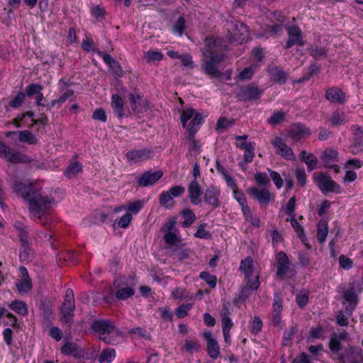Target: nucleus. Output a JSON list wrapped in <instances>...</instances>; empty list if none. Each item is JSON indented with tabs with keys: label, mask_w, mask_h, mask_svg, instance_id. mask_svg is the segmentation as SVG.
<instances>
[{
	"label": "nucleus",
	"mask_w": 363,
	"mask_h": 363,
	"mask_svg": "<svg viewBox=\"0 0 363 363\" xmlns=\"http://www.w3.org/2000/svg\"><path fill=\"white\" fill-rule=\"evenodd\" d=\"M13 191L22 196L28 204V209L34 218L42 221V217L48 214L55 199L50 192L30 184L26 186L24 183L14 179L12 184Z\"/></svg>",
	"instance_id": "obj_1"
},
{
	"label": "nucleus",
	"mask_w": 363,
	"mask_h": 363,
	"mask_svg": "<svg viewBox=\"0 0 363 363\" xmlns=\"http://www.w3.org/2000/svg\"><path fill=\"white\" fill-rule=\"evenodd\" d=\"M202 53L201 67L203 72L211 78L220 77L222 73L218 69V64L223 60L224 54L219 39L206 38Z\"/></svg>",
	"instance_id": "obj_2"
},
{
	"label": "nucleus",
	"mask_w": 363,
	"mask_h": 363,
	"mask_svg": "<svg viewBox=\"0 0 363 363\" xmlns=\"http://www.w3.org/2000/svg\"><path fill=\"white\" fill-rule=\"evenodd\" d=\"M92 327L99 333V338L107 343H113L115 338L121 335L118 329L108 320L95 321Z\"/></svg>",
	"instance_id": "obj_3"
},
{
	"label": "nucleus",
	"mask_w": 363,
	"mask_h": 363,
	"mask_svg": "<svg viewBox=\"0 0 363 363\" xmlns=\"http://www.w3.org/2000/svg\"><path fill=\"white\" fill-rule=\"evenodd\" d=\"M227 38L230 42L241 44L248 38V29L245 23L237 21H231L227 24Z\"/></svg>",
	"instance_id": "obj_4"
},
{
	"label": "nucleus",
	"mask_w": 363,
	"mask_h": 363,
	"mask_svg": "<svg viewBox=\"0 0 363 363\" xmlns=\"http://www.w3.org/2000/svg\"><path fill=\"white\" fill-rule=\"evenodd\" d=\"M313 179L323 194L330 192L340 194L342 191L341 186L325 173L315 172L313 174Z\"/></svg>",
	"instance_id": "obj_5"
},
{
	"label": "nucleus",
	"mask_w": 363,
	"mask_h": 363,
	"mask_svg": "<svg viewBox=\"0 0 363 363\" xmlns=\"http://www.w3.org/2000/svg\"><path fill=\"white\" fill-rule=\"evenodd\" d=\"M75 308L74 293L72 290L67 289L65 299L60 308V321L64 324H70L74 317Z\"/></svg>",
	"instance_id": "obj_6"
},
{
	"label": "nucleus",
	"mask_w": 363,
	"mask_h": 363,
	"mask_svg": "<svg viewBox=\"0 0 363 363\" xmlns=\"http://www.w3.org/2000/svg\"><path fill=\"white\" fill-rule=\"evenodd\" d=\"M0 157L12 163H26L30 162V159L28 156L18 151H11L9 146L1 141Z\"/></svg>",
	"instance_id": "obj_7"
},
{
	"label": "nucleus",
	"mask_w": 363,
	"mask_h": 363,
	"mask_svg": "<svg viewBox=\"0 0 363 363\" xmlns=\"http://www.w3.org/2000/svg\"><path fill=\"white\" fill-rule=\"evenodd\" d=\"M247 192L262 206H267L271 201L274 200V194L264 188L251 187L247 190Z\"/></svg>",
	"instance_id": "obj_8"
},
{
	"label": "nucleus",
	"mask_w": 363,
	"mask_h": 363,
	"mask_svg": "<svg viewBox=\"0 0 363 363\" xmlns=\"http://www.w3.org/2000/svg\"><path fill=\"white\" fill-rule=\"evenodd\" d=\"M203 118L202 116H196L188 124L189 135L188 139L191 142L189 147L190 152H198L199 150V142L194 139V134L198 131L200 125L203 123Z\"/></svg>",
	"instance_id": "obj_9"
},
{
	"label": "nucleus",
	"mask_w": 363,
	"mask_h": 363,
	"mask_svg": "<svg viewBox=\"0 0 363 363\" xmlns=\"http://www.w3.org/2000/svg\"><path fill=\"white\" fill-rule=\"evenodd\" d=\"M362 350L360 347L350 346L339 358V363H362Z\"/></svg>",
	"instance_id": "obj_10"
},
{
	"label": "nucleus",
	"mask_w": 363,
	"mask_h": 363,
	"mask_svg": "<svg viewBox=\"0 0 363 363\" xmlns=\"http://www.w3.org/2000/svg\"><path fill=\"white\" fill-rule=\"evenodd\" d=\"M263 90L255 84H250L242 87L238 92V97L240 101H247L258 99L262 94Z\"/></svg>",
	"instance_id": "obj_11"
},
{
	"label": "nucleus",
	"mask_w": 363,
	"mask_h": 363,
	"mask_svg": "<svg viewBox=\"0 0 363 363\" xmlns=\"http://www.w3.org/2000/svg\"><path fill=\"white\" fill-rule=\"evenodd\" d=\"M253 259L251 257H247L241 261L240 269L245 274V277H252L255 279L252 286L253 288H256L259 286L260 283L259 281L258 273L253 268Z\"/></svg>",
	"instance_id": "obj_12"
},
{
	"label": "nucleus",
	"mask_w": 363,
	"mask_h": 363,
	"mask_svg": "<svg viewBox=\"0 0 363 363\" xmlns=\"http://www.w3.org/2000/svg\"><path fill=\"white\" fill-rule=\"evenodd\" d=\"M20 279L16 282V287L19 294H27L33 287L31 279L28 272L25 267H19Z\"/></svg>",
	"instance_id": "obj_13"
},
{
	"label": "nucleus",
	"mask_w": 363,
	"mask_h": 363,
	"mask_svg": "<svg viewBox=\"0 0 363 363\" xmlns=\"http://www.w3.org/2000/svg\"><path fill=\"white\" fill-rule=\"evenodd\" d=\"M338 152L335 150L326 149L322 152L320 159L325 168L333 169L335 173L339 172L340 167L335 163L337 161Z\"/></svg>",
	"instance_id": "obj_14"
},
{
	"label": "nucleus",
	"mask_w": 363,
	"mask_h": 363,
	"mask_svg": "<svg viewBox=\"0 0 363 363\" xmlns=\"http://www.w3.org/2000/svg\"><path fill=\"white\" fill-rule=\"evenodd\" d=\"M152 151L148 148L134 149L126 153V157L129 162L138 163L152 158Z\"/></svg>",
	"instance_id": "obj_15"
},
{
	"label": "nucleus",
	"mask_w": 363,
	"mask_h": 363,
	"mask_svg": "<svg viewBox=\"0 0 363 363\" xmlns=\"http://www.w3.org/2000/svg\"><path fill=\"white\" fill-rule=\"evenodd\" d=\"M130 107L136 114L145 112L148 108V101L143 99L139 94L130 93L128 95Z\"/></svg>",
	"instance_id": "obj_16"
},
{
	"label": "nucleus",
	"mask_w": 363,
	"mask_h": 363,
	"mask_svg": "<svg viewBox=\"0 0 363 363\" xmlns=\"http://www.w3.org/2000/svg\"><path fill=\"white\" fill-rule=\"evenodd\" d=\"M272 144L277 148V152L284 158L294 161L296 160L292 148L286 145L281 138L276 137L272 140Z\"/></svg>",
	"instance_id": "obj_17"
},
{
	"label": "nucleus",
	"mask_w": 363,
	"mask_h": 363,
	"mask_svg": "<svg viewBox=\"0 0 363 363\" xmlns=\"http://www.w3.org/2000/svg\"><path fill=\"white\" fill-rule=\"evenodd\" d=\"M220 194V190L218 187L215 186H208L206 189L203 195L205 203L214 208L219 207L220 205L219 201Z\"/></svg>",
	"instance_id": "obj_18"
},
{
	"label": "nucleus",
	"mask_w": 363,
	"mask_h": 363,
	"mask_svg": "<svg viewBox=\"0 0 363 363\" xmlns=\"http://www.w3.org/2000/svg\"><path fill=\"white\" fill-rule=\"evenodd\" d=\"M276 260L277 262V276L284 279L289 270L290 262L286 254L282 251L276 255Z\"/></svg>",
	"instance_id": "obj_19"
},
{
	"label": "nucleus",
	"mask_w": 363,
	"mask_h": 363,
	"mask_svg": "<svg viewBox=\"0 0 363 363\" xmlns=\"http://www.w3.org/2000/svg\"><path fill=\"white\" fill-rule=\"evenodd\" d=\"M287 32L289 39L286 44V48H289L294 45H298L300 46H303L304 45V41L302 38V31L298 27L289 26L287 28Z\"/></svg>",
	"instance_id": "obj_20"
},
{
	"label": "nucleus",
	"mask_w": 363,
	"mask_h": 363,
	"mask_svg": "<svg viewBox=\"0 0 363 363\" xmlns=\"http://www.w3.org/2000/svg\"><path fill=\"white\" fill-rule=\"evenodd\" d=\"M163 175L162 171H147L144 172L138 179L140 186H149L156 183Z\"/></svg>",
	"instance_id": "obj_21"
},
{
	"label": "nucleus",
	"mask_w": 363,
	"mask_h": 363,
	"mask_svg": "<svg viewBox=\"0 0 363 363\" xmlns=\"http://www.w3.org/2000/svg\"><path fill=\"white\" fill-rule=\"evenodd\" d=\"M188 194L189 198L193 204L199 205L201 203V196L202 191L197 180L194 179L189 183L188 186Z\"/></svg>",
	"instance_id": "obj_22"
},
{
	"label": "nucleus",
	"mask_w": 363,
	"mask_h": 363,
	"mask_svg": "<svg viewBox=\"0 0 363 363\" xmlns=\"http://www.w3.org/2000/svg\"><path fill=\"white\" fill-rule=\"evenodd\" d=\"M325 99L331 103L344 104L345 103V93L337 87L329 88L325 91Z\"/></svg>",
	"instance_id": "obj_23"
},
{
	"label": "nucleus",
	"mask_w": 363,
	"mask_h": 363,
	"mask_svg": "<svg viewBox=\"0 0 363 363\" xmlns=\"http://www.w3.org/2000/svg\"><path fill=\"white\" fill-rule=\"evenodd\" d=\"M203 337L207 342V350L209 356L213 359H217L220 354V347L218 342L209 332L204 333Z\"/></svg>",
	"instance_id": "obj_24"
},
{
	"label": "nucleus",
	"mask_w": 363,
	"mask_h": 363,
	"mask_svg": "<svg viewBox=\"0 0 363 363\" xmlns=\"http://www.w3.org/2000/svg\"><path fill=\"white\" fill-rule=\"evenodd\" d=\"M135 286L134 279H132L131 284L127 286H117L118 290L116 292V297L119 300H126L134 295L135 291L133 286Z\"/></svg>",
	"instance_id": "obj_25"
},
{
	"label": "nucleus",
	"mask_w": 363,
	"mask_h": 363,
	"mask_svg": "<svg viewBox=\"0 0 363 363\" xmlns=\"http://www.w3.org/2000/svg\"><path fill=\"white\" fill-rule=\"evenodd\" d=\"M300 157L306 163L308 171H313L317 167L318 160L313 153H308L306 150H303L300 154Z\"/></svg>",
	"instance_id": "obj_26"
},
{
	"label": "nucleus",
	"mask_w": 363,
	"mask_h": 363,
	"mask_svg": "<svg viewBox=\"0 0 363 363\" xmlns=\"http://www.w3.org/2000/svg\"><path fill=\"white\" fill-rule=\"evenodd\" d=\"M270 78L278 84H284L287 79V74L279 67H274L269 69Z\"/></svg>",
	"instance_id": "obj_27"
},
{
	"label": "nucleus",
	"mask_w": 363,
	"mask_h": 363,
	"mask_svg": "<svg viewBox=\"0 0 363 363\" xmlns=\"http://www.w3.org/2000/svg\"><path fill=\"white\" fill-rule=\"evenodd\" d=\"M111 105L118 117L122 118L125 115L124 102L119 95H112Z\"/></svg>",
	"instance_id": "obj_28"
},
{
	"label": "nucleus",
	"mask_w": 363,
	"mask_h": 363,
	"mask_svg": "<svg viewBox=\"0 0 363 363\" xmlns=\"http://www.w3.org/2000/svg\"><path fill=\"white\" fill-rule=\"evenodd\" d=\"M310 134V130L302 125H297L293 127L289 131L290 137L295 140H300L306 135H309Z\"/></svg>",
	"instance_id": "obj_29"
},
{
	"label": "nucleus",
	"mask_w": 363,
	"mask_h": 363,
	"mask_svg": "<svg viewBox=\"0 0 363 363\" xmlns=\"http://www.w3.org/2000/svg\"><path fill=\"white\" fill-rule=\"evenodd\" d=\"M342 296L345 301L349 303L350 308L353 310L358 302V295L355 289L353 286L350 287L343 291Z\"/></svg>",
	"instance_id": "obj_30"
},
{
	"label": "nucleus",
	"mask_w": 363,
	"mask_h": 363,
	"mask_svg": "<svg viewBox=\"0 0 363 363\" xmlns=\"http://www.w3.org/2000/svg\"><path fill=\"white\" fill-rule=\"evenodd\" d=\"M61 352L65 355H72L77 357L82 355V351L77 344L74 342H67L64 344L61 347Z\"/></svg>",
	"instance_id": "obj_31"
},
{
	"label": "nucleus",
	"mask_w": 363,
	"mask_h": 363,
	"mask_svg": "<svg viewBox=\"0 0 363 363\" xmlns=\"http://www.w3.org/2000/svg\"><path fill=\"white\" fill-rule=\"evenodd\" d=\"M15 228L18 232V237L21 243V246L29 245L28 231L26 226L18 222L15 223Z\"/></svg>",
	"instance_id": "obj_32"
},
{
	"label": "nucleus",
	"mask_w": 363,
	"mask_h": 363,
	"mask_svg": "<svg viewBox=\"0 0 363 363\" xmlns=\"http://www.w3.org/2000/svg\"><path fill=\"white\" fill-rule=\"evenodd\" d=\"M198 115L201 116L200 113L196 112L193 108H187L186 110L182 111L181 113V122L182 123V126L188 130V125L186 124L188 121L191 120V121Z\"/></svg>",
	"instance_id": "obj_33"
},
{
	"label": "nucleus",
	"mask_w": 363,
	"mask_h": 363,
	"mask_svg": "<svg viewBox=\"0 0 363 363\" xmlns=\"http://www.w3.org/2000/svg\"><path fill=\"white\" fill-rule=\"evenodd\" d=\"M9 308L16 313L21 315H26L28 313V308L25 302L23 301L15 300L10 305Z\"/></svg>",
	"instance_id": "obj_34"
},
{
	"label": "nucleus",
	"mask_w": 363,
	"mask_h": 363,
	"mask_svg": "<svg viewBox=\"0 0 363 363\" xmlns=\"http://www.w3.org/2000/svg\"><path fill=\"white\" fill-rule=\"evenodd\" d=\"M19 140L22 143H27L29 145L38 143V139L29 130H22L18 133Z\"/></svg>",
	"instance_id": "obj_35"
},
{
	"label": "nucleus",
	"mask_w": 363,
	"mask_h": 363,
	"mask_svg": "<svg viewBox=\"0 0 363 363\" xmlns=\"http://www.w3.org/2000/svg\"><path fill=\"white\" fill-rule=\"evenodd\" d=\"M328 234V227L327 223L325 220H320L318 225L317 240L318 242H324Z\"/></svg>",
	"instance_id": "obj_36"
},
{
	"label": "nucleus",
	"mask_w": 363,
	"mask_h": 363,
	"mask_svg": "<svg viewBox=\"0 0 363 363\" xmlns=\"http://www.w3.org/2000/svg\"><path fill=\"white\" fill-rule=\"evenodd\" d=\"M82 171V165L79 162H74L71 163L66 170L65 171V175L68 178H72L77 174Z\"/></svg>",
	"instance_id": "obj_37"
},
{
	"label": "nucleus",
	"mask_w": 363,
	"mask_h": 363,
	"mask_svg": "<svg viewBox=\"0 0 363 363\" xmlns=\"http://www.w3.org/2000/svg\"><path fill=\"white\" fill-rule=\"evenodd\" d=\"M309 53L315 60H322L328 56V51L325 48L318 45H312L309 50Z\"/></svg>",
	"instance_id": "obj_38"
},
{
	"label": "nucleus",
	"mask_w": 363,
	"mask_h": 363,
	"mask_svg": "<svg viewBox=\"0 0 363 363\" xmlns=\"http://www.w3.org/2000/svg\"><path fill=\"white\" fill-rule=\"evenodd\" d=\"M116 356V352L113 349L108 348L103 350L98 357V360L100 363L111 362Z\"/></svg>",
	"instance_id": "obj_39"
},
{
	"label": "nucleus",
	"mask_w": 363,
	"mask_h": 363,
	"mask_svg": "<svg viewBox=\"0 0 363 363\" xmlns=\"http://www.w3.org/2000/svg\"><path fill=\"white\" fill-rule=\"evenodd\" d=\"M163 57V54L157 50H148L144 54V57L148 63L159 62L162 60Z\"/></svg>",
	"instance_id": "obj_40"
},
{
	"label": "nucleus",
	"mask_w": 363,
	"mask_h": 363,
	"mask_svg": "<svg viewBox=\"0 0 363 363\" xmlns=\"http://www.w3.org/2000/svg\"><path fill=\"white\" fill-rule=\"evenodd\" d=\"M182 215L184 218L182 225L185 228L189 227L196 220V215L191 209L183 210Z\"/></svg>",
	"instance_id": "obj_41"
},
{
	"label": "nucleus",
	"mask_w": 363,
	"mask_h": 363,
	"mask_svg": "<svg viewBox=\"0 0 363 363\" xmlns=\"http://www.w3.org/2000/svg\"><path fill=\"white\" fill-rule=\"evenodd\" d=\"M244 218L246 221L250 223L255 227H259L260 223V220L259 217L254 216L250 207L245 208V210L242 211Z\"/></svg>",
	"instance_id": "obj_42"
},
{
	"label": "nucleus",
	"mask_w": 363,
	"mask_h": 363,
	"mask_svg": "<svg viewBox=\"0 0 363 363\" xmlns=\"http://www.w3.org/2000/svg\"><path fill=\"white\" fill-rule=\"evenodd\" d=\"M144 205L145 201L143 200H136L135 201L130 202L126 205L127 213L136 214L143 208Z\"/></svg>",
	"instance_id": "obj_43"
},
{
	"label": "nucleus",
	"mask_w": 363,
	"mask_h": 363,
	"mask_svg": "<svg viewBox=\"0 0 363 363\" xmlns=\"http://www.w3.org/2000/svg\"><path fill=\"white\" fill-rule=\"evenodd\" d=\"M346 121V116L343 112L335 111L330 116L331 125L333 126L340 125Z\"/></svg>",
	"instance_id": "obj_44"
},
{
	"label": "nucleus",
	"mask_w": 363,
	"mask_h": 363,
	"mask_svg": "<svg viewBox=\"0 0 363 363\" xmlns=\"http://www.w3.org/2000/svg\"><path fill=\"white\" fill-rule=\"evenodd\" d=\"M286 116V113L283 111L274 112L272 116L268 119V123L272 125H276L282 123Z\"/></svg>",
	"instance_id": "obj_45"
},
{
	"label": "nucleus",
	"mask_w": 363,
	"mask_h": 363,
	"mask_svg": "<svg viewBox=\"0 0 363 363\" xmlns=\"http://www.w3.org/2000/svg\"><path fill=\"white\" fill-rule=\"evenodd\" d=\"M159 201L160 203L165 208H171L173 206V203H172L173 198L168 191L162 192L160 195Z\"/></svg>",
	"instance_id": "obj_46"
},
{
	"label": "nucleus",
	"mask_w": 363,
	"mask_h": 363,
	"mask_svg": "<svg viewBox=\"0 0 363 363\" xmlns=\"http://www.w3.org/2000/svg\"><path fill=\"white\" fill-rule=\"evenodd\" d=\"M279 21L281 22L280 23L274 24L267 27V29L270 33L277 35L282 33L283 26L281 23L284 21V16L281 13H279Z\"/></svg>",
	"instance_id": "obj_47"
},
{
	"label": "nucleus",
	"mask_w": 363,
	"mask_h": 363,
	"mask_svg": "<svg viewBox=\"0 0 363 363\" xmlns=\"http://www.w3.org/2000/svg\"><path fill=\"white\" fill-rule=\"evenodd\" d=\"M257 64H253L248 67H245L239 74L240 79H249L255 74L256 69L257 68Z\"/></svg>",
	"instance_id": "obj_48"
},
{
	"label": "nucleus",
	"mask_w": 363,
	"mask_h": 363,
	"mask_svg": "<svg viewBox=\"0 0 363 363\" xmlns=\"http://www.w3.org/2000/svg\"><path fill=\"white\" fill-rule=\"evenodd\" d=\"M22 250L20 252L19 257L22 262H30L33 258V252L31 249L28 247V245L26 246H21Z\"/></svg>",
	"instance_id": "obj_49"
},
{
	"label": "nucleus",
	"mask_w": 363,
	"mask_h": 363,
	"mask_svg": "<svg viewBox=\"0 0 363 363\" xmlns=\"http://www.w3.org/2000/svg\"><path fill=\"white\" fill-rule=\"evenodd\" d=\"M221 317L223 330L230 331L233 325V323L229 317V314L227 310L225 309L222 311Z\"/></svg>",
	"instance_id": "obj_50"
},
{
	"label": "nucleus",
	"mask_w": 363,
	"mask_h": 363,
	"mask_svg": "<svg viewBox=\"0 0 363 363\" xmlns=\"http://www.w3.org/2000/svg\"><path fill=\"white\" fill-rule=\"evenodd\" d=\"M43 90V86L38 84H30L26 88V96L29 98L33 97Z\"/></svg>",
	"instance_id": "obj_51"
},
{
	"label": "nucleus",
	"mask_w": 363,
	"mask_h": 363,
	"mask_svg": "<svg viewBox=\"0 0 363 363\" xmlns=\"http://www.w3.org/2000/svg\"><path fill=\"white\" fill-rule=\"evenodd\" d=\"M200 278L204 280L209 285L210 287H216L217 283V279L216 276L206 272H202L200 274Z\"/></svg>",
	"instance_id": "obj_52"
},
{
	"label": "nucleus",
	"mask_w": 363,
	"mask_h": 363,
	"mask_svg": "<svg viewBox=\"0 0 363 363\" xmlns=\"http://www.w3.org/2000/svg\"><path fill=\"white\" fill-rule=\"evenodd\" d=\"M207 226V224L205 223H201L196 233H194V236L199 238L203 239H209L211 237V235L209 232L206 231L205 229Z\"/></svg>",
	"instance_id": "obj_53"
},
{
	"label": "nucleus",
	"mask_w": 363,
	"mask_h": 363,
	"mask_svg": "<svg viewBox=\"0 0 363 363\" xmlns=\"http://www.w3.org/2000/svg\"><path fill=\"white\" fill-rule=\"evenodd\" d=\"M233 197L240 205L242 211L245 210V208L249 207L247 203L246 197L242 191H239L238 189L235 190L233 191Z\"/></svg>",
	"instance_id": "obj_54"
},
{
	"label": "nucleus",
	"mask_w": 363,
	"mask_h": 363,
	"mask_svg": "<svg viewBox=\"0 0 363 363\" xmlns=\"http://www.w3.org/2000/svg\"><path fill=\"white\" fill-rule=\"evenodd\" d=\"M308 291H301L296 295V300L298 306L301 308L305 307L308 301Z\"/></svg>",
	"instance_id": "obj_55"
},
{
	"label": "nucleus",
	"mask_w": 363,
	"mask_h": 363,
	"mask_svg": "<svg viewBox=\"0 0 363 363\" xmlns=\"http://www.w3.org/2000/svg\"><path fill=\"white\" fill-rule=\"evenodd\" d=\"M133 219V216L130 213H126L122 217L117 220V224L118 227L121 228H127Z\"/></svg>",
	"instance_id": "obj_56"
},
{
	"label": "nucleus",
	"mask_w": 363,
	"mask_h": 363,
	"mask_svg": "<svg viewBox=\"0 0 363 363\" xmlns=\"http://www.w3.org/2000/svg\"><path fill=\"white\" fill-rule=\"evenodd\" d=\"M185 349L189 352H196L199 350L200 344L199 341L196 340H186L185 341Z\"/></svg>",
	"instance_id": "obj_57"
},
{
	"label": "nucleus",
	"mask_w": 363,
	"mask_h": 363,
	"mask_svg": "<svg viewBox=\"0 0 363 363\" xmlns=\"http://www.w3.org/2000/svg\"><path fill=\"white\" fill-rule=\"evenodd\" d=\"M255 180L258 184L262 186H267L270 183V179L267 174L264 172H256L255 174Z\"/></svg>",
	"instance_id": "obj_58"
},
{
	"label": "nucleus",
	"mask_w": 363,
	"mask_h": 363,
	"mask_svg": "<svg viewBox=\"0 0 363 363\" xmlns=\"http://www.w3.org/2000/svg\"><path fill=\"white\" fill-rule=\"evenodd\" d=\"M193 305L191 303L183 304L178 307L176 310V315L179 318H183L187 315L189 310L191 309Z\"/></svg>",
	"instance_id": "obj_59"
},
{
	"label": "nucleus",
	"mask_w": 363,
	"mask_h": 363,
	"mask_svg": "<svg viewBox=\"0 0 363 363\" xmlns=\"http://www.w3.org/2000/svg\"><path fill=\"white\" fill-rule=\"evenodd\" d=\"M255 157V147L252 143H249L247 148L245 150L244 160L246 163L251 162Z\"/></svg>",
	"instance_id": "obj_60"
},
{
	"label": "nucleus",
	"mask_w": 363,
	"mask_h": 363,
	"mask_svg": "<svg viewBox=\"0 0 363 363\" xmlns=\"http://www.w3.org/2000/svg\"><path fill=\"white\" fill-rule=\"evenodd\" d=\"M26 98V94L23 92H19L17 96L10 101L9 105L13 108H18L21 106Z\"/></svg>",
	"instance_id": "obj_61"
},
{
	"label": "nucleus",
	"mask_w": 363,
	"mask_h": 363,
	"mask_svg": "<svg viewBox=\"0 0 363 363\" xmlns=\"http://www.w3.org/2000/svg\"><path fill=\"white\" fill-rule=\"evenodd\" d=\"M295 176L298 184L301 186H304L306 184V174L303 169H296L295 171Z\"/></svg>",
	"instance_id": "obj_62"
},
{
	"label": "nucleus",
	"mask_w": 363,
	"mask_h": 363,
	"mask_svg": "<svg viewBox=\"0 0 363 363\" xmlns=\"http://www.w3.org/2000/svg\"><path fill=\"white\" fill-rule=\"evenodd\" d=\"M297 332L298 328L296 325H292L286 330L284 334V344L286 345L287 342L291 341Z\"/></svg>",
	"instance_id": "obj_63"
},
{
	"label": "nucleus",
	"mask_w": 363,
	"mask_h": 363,
	"mask_svg": "<svg viewBox=\"0 0 363 363\" xmlns=\"http://www.w3.org/2000/svg\"><path fill=\"white\" fill-rule=\"evenodd\" d=\"M268 171L276 186L278 189H281L283 186V179H281L280 174L273 170L268 169Z\"/></svg>",
	"instance_id": "obj_64"
}]
</instances>
